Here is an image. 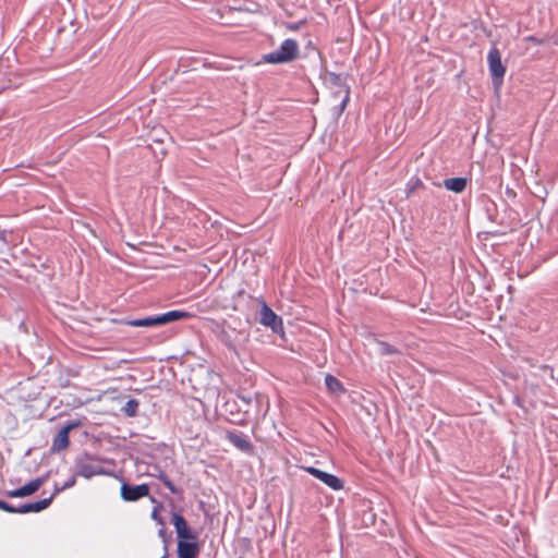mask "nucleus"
<instances>
[{"mask_svg": "<svg viewBox=\"0 0 558 558\" xmlns=\"http://www.w3.org/2000/svg\"><path fill=\"white\" fill-rule=\"evenodd\" d=\"M305 471L322 481L333 490H340L343 488V481L333 474L327 473L314 466L305 468Z\"/></svg>", "mask_w": 558, "mask_h": 558, "instance_id": "nucleus-7", "label": "nucleus"}, {"mask_svg": "<svg viewBox=\"0 0 558 558\" xmlns=\"http://www.w3.org/2000/svg\"><path fill=\"white\" fill-rule=\"evenodd\" d=\"M226 439L236 447L240 451L245 453L253 452L254 446L245 434L239 430H228L226 433Z\"/></svg>", "mask_w": 558, "mask_h": 558, "instance_id": "nucleus-9", "label": "nucleus"}, {"mask_svg": "<svg viewBox=\"0 0 558 558\" xmlns=\"http://www.w3.org/2000/svg\"><path fill=\"white\" fill-rule=\"evenodd\" d=\"M51 505V498H44L35 502H27L15 507V513L24 514L29 512H40Z\"/></svg>", "mask_w": 558, "mask_h": 558, "instance_id": "nucleus-13", "label": "nucleus"}, {"mask_svg": "<svg viewBox=\"0 0 558 558\" xmlns=\"http://www.w3.org/2000/svg\"><path fill=\"white\" fill-rule=\"evenodd\" d=\"M0 510H3L5 512H9V513H15V506H12L11 504L4 501V500H1L0 499Z\"/></svg>", "mask_w": 558, "mask_h": 558, "instance_id": "nucleus-23", "label": "nucleus"}, {"mask_svg": "<svg viewBox=\"0 0 558 558\" xmlns=\"http://www.w3.org/2000/svg\"><path fill=\"white\" fill-rule=\"evenodd\" d=\"M156 326L169 324L167 313L154 316Z\"/></svg>", "mask_w": 558, "mask_h": 558, "instance_id": "nucleus-24", "label": "nucleus"}, {"mask_svg": "<svg viewBox=\"0 0 558 558\" xmlns=\"http://www.w3.org/2000/svg\"><path fill=\"white\" fill-rule=\"evenodd\" d=\"M444 186L454 193H462L468 184L466 178H449L444 180Z\"/></svg>", "mask_w": 558, "mask_h": 558, "instance_id": "nucleus-16", "label": "nucleus"}, {"mask_svg": "<svg viewBox=\"0 0 558 558\" xmlns=\"http://www.w3.org/2000/svg\"><path fill=\"white\" fill-rule=\"evenodd\" d=\"M167 316H168L169 323H172V322H177V320L187 319L192 315L189 312L173 310V311L167 312Z\"/></svg>", "mask_w": 558, "mask_h": 558, "instance_id": "nucleus-20", "label": "nucleus"}, {"mask_svg": "<svg viewBox=\"0 0 558 558\" xmlns=\"http://www.w3.org/2000/svg\"><path fill=\"white\" fill-rule=\"evenodd\" d=\"M96 461L100 462L101 460L86 452L76 457L74 461L75 475L92 478L95 475L108 474L100 464L95 463Z\"/></svg>", "mask_w": 558, "mask_h": 558, "instance_id": "nucleus-2", "label": "nucleus"}, {"mask_svg": "<svg viewBox=\"0 0 558 558\" xmlns=\"http://www.w3.org/2000/svg\"><path fill=\"white\" fill-rule=\"evenodd\" d=\"M487 61L494 85H500L506 73L500 51L497 48H492L488 52Z\"/></svg>", "mask_w": 558, "mask_h": 558, "instance_id": "nucleus-3", "label": "nucleus"}, {"mask_svg": "<svg viewBox=\"0 0 558 558\" xmlns=\"http://www.w3.org/2000/svg\"><path fill=\"white\" fill-rule=\"evenodd\" d=\"M299 57V43L295 39L288 38L282 41L277 50L263 54L262 59L269 64H284L295 61Z\"/></svg>", "mask_w": 558, "mask_h": 558, "instance_id": "nucleus-1", "label": "nucleus"}, {"mask_svg": "<svg viewBox=\"0 0 558 558\" xmlns=\"http://www.w3.org/2000/svg\"><path fill=\"white\" fill-rule=\"evenodd\" d=\"M178 558H196L199 554V546L195 541L178 542Z\"/></svg>", "mask_w": 558, "mask_h": 558, "instance_id": "nucleus-12", "label": "nucleus"}, {"mask_svg": "<svg viewBox=\"0 0 558 558\" xmlns=\"http://www.w3.org/2000/svg\"><path fill=\"white\" fill-rule=\"evenodd\" d=\"M150 501L155 504L151 511V519L159 525L163 526L165 521L162 517H160L159 512L163 509L162 502L158 501L155 497H149Z\"/></svg>", "mask_w": 558, "mask_h": 558, "instance_id": "nucleus-17", "label": "nucleus"}, {"mask_svg": "<svg viewBox=\"0 0 558 558\" xmlns=\"http://www.w3.org/2000/svg\"><path fill=\"white\" fill-rule=\"evenodd\" d=\"M138 407L140 402L137 400L130 399L122 408V411L128 417H134L137 415Z\"/></svg>", "mask_w": 558, "mask_h": 558, "instance_id": "nucleus-19", "label": "nucleus"}, {"mask_svg": "<svg viewBox=\"0 0 558 558\" xmlns=\"http://www.w3.org/2000/svg\"><path fill=\"white\" fill-rule=\"evenodd\" d=\"M242 399H243V401H245L247 403L250 402V399H246V398H242Z\"/></svg>", "mask_w": 558, "mask_h": 558, "instance_id": "nucleus-31", "label": "nucleus"}, {"mask_svg": "<svg viewBox=\"0 0 558 558\" xmlns=\"http://www.w3.org/2000/svg\"><path fill=\"white\" fill-rule=\"evenodd\" d=\"M158 535L166 542V530L163 526L158 531Z\"/></svg>", "mask_w": 558, "mask_h": 558, "instance_id": "nucleus-30", "label": "nucleus"}, {"mask_svg": "<svg viewBox=\"0 0 558 558\" xmlns=\"http://www.w3.org/2000/svg\"><path fill=\"white\" fill-rule=\"evenodd\" d=\"M38 489L39 488L37 487V482H34L32 480L31 482H28L27 484H25L24 486H22L20 488L7 490L4 493V495L10 498H24V497L33 495Z\"/></svg>", "mask_w": 558, "mask_h": 558, "instance_id": "nucleus-14", "label": "nucleus"}, {"mask_svg": "<svg viewBox=\"0 0 558 558\" xmlns=\"http://www.w3.org/2000/svg\"><path fill=\"white\" fill-rule=\"evenodd\" d=\"M120 496L124 501H137L149 496V486L147 484L130 485L123 482L120 488Z\"/></svg>", "mask_w": 558, "mask_h": 558, "instance_id": "nucleus-4", "label": "nucleus"}, {"mask_svg": "<svg viewBox=\"0 0 558 558\" xmlns=\"http://www.w3.org/2000/svg\"><path fill=\"white\" fill-rule=\"evenodd\" d=\"M76 477H77V475H75V472H74L73 475L66 482H64L62 484V488H64V490H65V489L73 487L76 483Z\"/></svg>", "mask_w": 558, "mask_h": 558, "instance_id": "nucleus-25", "label": "nucleus"}, {"mask_svg": "<svg viewBox=\"0 0 558 558\" xmlns=\"http://www.w3.org/2000/svg\"><path fill=\"white\" fill-rule=\"evenodd\" d=\"M379 351L381 355L400 354L399 349L385 341L379 342Z\"/></svg>", "mask_w": 558, "mask_h": 558, "instance_id": "nucleus-21", "label": "nucleus"}, {"mask_svg": "<svg viewBox=\"0 0 558 558\" xmlns=\"http://www.w3.org/2000/svg\"><path fill=\"white\" fill-rule=\"evenodd\" d=\"M242 336H245L244 332L236 331L235 328H231L230 325H225L218 335L220 341L233 350Z\"/></svg>", "mask_w": 558, "mask_h": 558, "instance_id": "nucleus-11", "label": "nucleus"}, {"mask_svg": "<svg viewBox=\"0 0 558 558\" xmlns=\"http://www.w3.org/2000/svg\"><path fill=\"white\" fill-rule=\"evenodd\" d=\"M325 385H326L327 390L335 396H340L345 392V389H344L342 383L333 375H330V374L326 375Z\"/></svg>", "mask_w": 558, "mask_h": 558, "instance_id": "nucleus-15", "label": "nucleus"}, {"mask_svg": "<svg viewBox=\"0 0 558 558\" xmlns=\"http://www.w3.org/2000/svg\"><path fill=\"white\" fill-rule=\"evenodd\" d=\"M157 477H158L162 483H165V481L169 480L168 475H167L165 472H162V471H160V472H159V474L157 475Z\"/></svg>", "mask_w": 558, "mask_h": 558, "instance_id": "nucleus-29", "label": "nucleus"}, {"mask_svg": "<svg viewBox=\"0 0 558 558\" xmlns=\"http://www.w3.org/2000/svg\"><path fill=\"white\" fill-rule=\"evenodd\" d=\"M259 322L262 325L270 327L274 331H276L278 327L281 328L282 326L281 318L265 302H263L260 308Z\"/></svg>", "mask_w": 558, "mask_h": 558, "instance_id": "nucleus-10", "label": "nucleus"}, {"mask_svg": "<svg viewBox=\"0 0 558 558\" xmlns=\"http://www.w3.org/2000/svg\"><path fill=\"white\" fill-rule=\"evenodd\" d=\"M420 186H423V183L420 179L410 181L407 185V196L411 195Z\"/></svg>", "mask_w": 558, "mask_h": 558, "instance_id": "nucleus-22", "label": "nucleus"}, {"mask_svg": "<svg viewBox=\"0 0 558 558\" xmlns=\"http://www.w3.org/2000/svg\"><path fill=\"white\" fill-rule=\"evenodd\" d=\"M171 522L175 527L179 541H195V532L187 525L186 520L180 513L173 512Z\"/></svg>", "mask_w": 558, "mask_h": 558, "instance_id": "nucleus-6", "label": "nucleus"}, {"mask_svg": "<svg viewBox=\"0 0 558 558\" xmlns=\"http://www.w3.org/2000/svg\"><path fill=\"white\" fill-rule=\"evenodd\" d=\"M161 558H168L167 555L162 556Z\"/></svg>", "mask_w": 558, "mask_h": 558, "instance_id": "nucleus-32", "label": "nucleus"}, {"mask_svg": "<svg viewBox=\"0 0 558 558\" xmlns=\"http://www.w3.org/2000/svg\"><path fill=\"white\" fill-rule=\"evenodd\" d=\"M330 83L338 87L339 90L335 95L343 93V97L339 104V113L343 112L350 100V87L347 85V77L342 74L329 73Z\"/></svg>", "mask_w": 558, "mask_h": 558, "instance_id": "nucleus-5", "label": "nucleus"}, {"mask_svg": "<svg viewBox=\"0 0 558 558\" xmlns=\"http://www.w3.org/2000/svg\"><path fill=\"white\" fill-rule=\"evenodd\" d=\"M163 485L172 493V494H179L180 489L172 483V481L169 478L165 481Z\"/></svg>", "mask_w": 558, "mask_h": 558, "instance_id": "nucleus-26", "label": "nucleus"}, {"mask_svg": "<svg viewBox=\"0 0 558 558\" xmlns=\"http://www.w3.org/2000/svg\"><path fill=\"white\" fill-rule=\"evenodd\" d=\"M125 324L129 326H132V327H155L156 326L154 316L128 320V322H125Z\"/></svg>", "mask_w": 558, "mask_h": 558, "instance_id": "nucleus-18", "label": "nucleus"}, {"mask_svg": "<svg viewBox=\"0 0 558 558\" xmlns=\"http://www.w3.org/2000/svg\"><path fill=\"white\" fill-rule=\"evenodd\" d=\"M49 473H46L45 475L38 476L34 478V482H37V487L40 488L48 480Z\"/></svg>", "mask_w": 558, "mask_h": 558, "instance_id": "nucleus-27", "label": "nucleus"}, {"mask_svg": "<svg viewBox=\"0 0 558 558\" xmlns=\"http://www.w3.org/2000/svg\"><path fill=\"white\" fill-rule=\"evenodd\" d=\"M64 488H62V485H58V484H54V487H53V492L51 494V496L49 498H51V501L53 500V498L59 495L61 492H63Z\"/></svg>", "mask_w": 558, "mask_h": 558, "instance_id": "nucleus-28", "label": "nucleus"}, {"mask_svg": "<svg viewBox=\"0 0 558 558\" xmlns=\"http://www.w3.org/2000/svg\"><path fill=\"white\" fill-rule=\"evenodd\" d=\"M77 426H80V422L78 421L69 423L65 426H63L58 432V434L54 436V438L52 440L51 450L53 452H58V451H61V450L65 449L69 446V444H70V440H69L70 432L73 428L77 427Z\"/></svg>", "mask_w": 558, "mask_h": 558, "instance_id": "nucleus-8", "label": "nucleus"}]
</instances>
